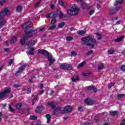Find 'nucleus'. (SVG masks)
Masks as SVG:
<instances>
[{"label": "nucleus", "instance_id": "f257e3e1", "mask_svg": "<svg viewBox=\"0 0 125 125\" xmlns=\"http://www.w3.org/2000/svg\"><path fill=\"white\" fill-rule=\"evenodd\" d=\"M31 23H32V21H29L22 25V27L25 29L24 32L25 36L28 38H32V37L35 36V35H37L38 33L36 30H34L33 27L29 26L31 25Z\"/></svg>", "mask_w": 125, "mask_h": 125}, {"label": "nucleus", "instance_id": "f03ea898", "mask_svg": "<svg viewBox=\"0 0 125 125\" xmlns=\"http://www.w3.org/2000/svg\"><path fill=\"white\" fill-rule=\"evenodd\" d=\"M10 15V12L7 7H5L3 10L0 12V29H1L6 23V21L4 20L5 16Z\"/></svg>", "mask_w": 125, "mask_h": 125}, {"label": "nucleus", "instance_id": "7ed1b4c3", "mask_svg": "<svg viewBox=\"0 0 125 125\" xmlns=\"http://www.w3.org/2000/svg\"><path fill=\"white\" fill-rule=\"evenodd\" d=\"M38 53L44 55L45 56H47L49 67L55 62V59L52 58V55L47 52V51L45 50H39Z\"/></svg>", "mask_w": 125, "mask_h": 125}, {"label": "nucleus", "instance_id": "20e7f679", "mask_svg": "<svg viewBox=\"0 0 125 125\" xmlns=\"http://www.w3.org/2000/svg\"><path fill=\"white\" fill-rule=\"evenodd\" d=\"M10 92H11V89L10 88H6L3 91L0 93V99H2V100L6 99L7 98L6 96H7Z\"/></svg>", "mask_w": 125, "mask_h": 125}, {"label": "nucleus", "instance_id": "39448f33", "mask_svg": "<svg viewBox=\"0 0 125 125\" xmlns=\"http://www.w3.org/2000/svg\"><path fill=\"white\" fill-rule=\"evenodd\" d=\"M48 105H49L51 106V109H54L55 111L57 113V112H59L60 111L61 108L59 107H56L55 106V104H54V103L52 102H49L48 103Z\"/></svg>", "mask_w": 125, "mask_h": 125}, {"label": "nucleus", "instance_id": "423d86ee", "mask_svg": "<svg viewBox=\"0 0 125 125\" xmlns=\"http://www.w3.org/2000/svg\"><path fill=\"white\" fill-rule=\"evenodd\" d=\"M26 66H27V63H25L24 65L21 66L19 68V70L17 71L16 73H15L16 76L17 77L19 76L21 74V73L23 72V70H25V68H26Z\"/></svg>", "mask_w": 125, "mask_h": 125}, {"label": "nucleus", "instance_id": "0eeeda50", "mask_svg": "<svg viewBox=\"0 0 125 125\" xmlns=\"http://www.w3.org/2000/svg\"><path fill=\"white\" fill-rule=\"evenodd\" d=\"M72 112V107L70 105H67L63 110L61 111L62 114H67Z\"/></svg>", "mask_w": 125, "mask_h": 125}, {"label": "nucleus", "instance_id": "6e6552de", "mask_svg": "<svg viewBox=\"0 0 125 125\" xmlns=\"http://www.w3.org/2000/svg\"><path fill=\"white\" fill-rule=\"evenodd\" d=\"M84 103L86 104V105H88V106H90L95 104V102L89 98H86L84 100Z\"/></svg>", "mask_w": 125, "mask_h": 125}, {"label": "nucleus", "instance_id": "1a4fd4ad", "mask_svg": "<svg viewBox=\"0 0 125 125\" xmlns=\"http://www.w3.org/2000/svg\"><path fill=\"white\" fill-rule=\"evenodd\" d=\"M81 6L82 8V9H88L89 10L92 7V6H89L87 5V3L83 2L81 4Z\"/></svg>", "mask_w": 125, "mask_h": 125}, {"label": "nucleus", "instance_id": "9d476101", "mask_svg": "<svg viewBox=\"0 0 125 125\" xmlns=\"http://www.w3.org/2000/svg\"><path fill=\"white\" fill-rule=\"evenodd\" d=\"M44 109L43 106H38L35 110V113L37 114H41L42 113V111Z\"/></svg>", "mask_w": 125, "mask_h": 125}, {"label": "nucleus", "instance_id": "9b49d317", "mask_svg": "<svg viewBox=\"0 0 125 125\" xmlns=\"http://www.w3.org/2000/svg\"><path fill=\"white\" fill-rule=\"evenodd\" d=\"M90 40H91V36L85 37L81 39V41L83 42H84V43L88 42Z\"/></svg>", "mask_w": 125, "mask_h": 125}, {"label": "nucleus", "instance_id": "f8f14e48", "mask_svg": "<svg viewBox=\"0 0 125 125\" xmlns=\"http://www.w3.org/2000/svg\"><path fill=\"white\" fill-rule=\"evenodd\" d=\"M67 13H68V14L70 16L78 15V11H74L72 10H68L67 11Z\"/></svg>", "mask_w": 125, "mask_h": 125}, {"label": "nucleus", "instance_id": "ddd939ff", "mask_svg": "<svg viewBox=\"0 0 125 125\" xmlns=\"http://www.w3.org/2000/svg\"><path fill=\"white\" fill-rule=\"evenodd\" d=\"M87 90L88 91L90 90H93L94 92L96 93L97 92V89L95 86H89L87 87Z\"/></svg>", "mask_w": 125, "mask_h": 125}, {"label": "nucleus", "instance_id": "4468645a", "mask_svg": "<svg viewBox=\"0 0 125 125\" xmlns=\"http://www.w3.org/2000/svg\"><path fill=\"white\" fill-rule=\"evenodd\" d=\"M28 46L31 47L35 45L37 43V41L36 40H31L29 41L28 43H26Z\"/></svg>", "mask_w": 125, "mask_h": 125}, {"label": "nucleus", "instance_id": "2eb2a0df", "mask_svg": "<svg viewBox=\"0 0 125 125\" xmlns=\"http://www.w3.org/2000/svg\"><path fill=\"white\" fill-rule=\"evenodd\" d=\"M124 3V0H116L114 6H119V4Z\"/></svg>", "mask_w": 125, "mask_h": 125}, {"label": "nucleus", "instance_id": "dca6fc26", "mask_svg": "<svg viewBox=\"0 0 125 125\" xmlns=\"http://www.w3.org/2000/svg\"><path fill=\"white\" fill-rule=\"evenodd\" d=\"M124 39H125V36H122L114 40V42H122Z\"/></svg>", "mask_w": 125, "mask_h": 125}, {"label": "nucleus", "instance_id": "f3484780", "mask_svg": "<svg viewBox=\"0 0 125 125\" xmlns=\"http://www.w3.org/2000/svg\"><path fill=\"white\" fill-rule=\"evenodd\" d=\"M110 115L112 116V117H115V116H118L119 115V111H110Z\"/></svg>", "mask_w": 125, "mask_h": 125}, {"label": "nucleus", "instance_id": "a211bd4d", "mask_svg": "<svg viewBox=\"0 0 125 125\" xmlns=\"http://www.w3.org/2000/svg\"><path fill=\"white\" fill-rule=\"evenodd\" d=\"M17 42V37L16 36H13L12 38V40H11L10 43L11 44L15 43V42Z\"/></svg>", "mask_w": 125, "mask_h": 125}, {"label": "nucleus", "instance_id": "6ab92c4d", "mask_svg": "<svg viewBox=\"0 0 125 125\" xmlns=\"http://www.w3.org/2000/svg\"><path fill=\"white\" fill-rule=\"evenodd\" d=\"M71 8H72L74 11H77V13H79V9L77 7V6L75 4L71 5Z\"/></svg>", "mask_w": 125, "mask_h": 125}, {"label": "nucleus", "instance_id": "aec40b11", "mask_svg": "<svg viewBox=\"0 0 125 125\" xmlns=\"http://www.w3.org/2000/svg\"><path fill=\"white\" fill-rule=\"evenodd\" d=\"M79 76H73V77H72L71 80H72V82L75 83L76 82H78V81H79Z\"/></svg>", "mask_w": 125, "mask_h": 125}, {"label": "nucleus", "instance_id": "412c9836", "mask_svg": "<svg viewBox=\"0 0 125 125\" xmlns=\"http://www.w3.org/2000/svg\"><path fill=\"white\" fill-rule=\"evenodd\" d=\"M46 118L47 119V124H49V123H50V119L51 118V116L49 114H46Z\"/></svg>", "mask_w": 125, "mask_h": 125}, {"label": "nucleus", "instance_id": "4be33fe9", "mask_svg": "<svg viewBox=\"0 0 125 125\" xmlns=\"http://www.w3.org/2000/svg\"><path fill=\"white\" fill-rule=\"evenodd\" d=\"M46 18H54V17L53 16V13H50V14H47L45 16Z\"/></svg>", "mask_w": 125, "mask_h": 125}, {"label": "nucleus", "instance_id": "5701e85b", "mask_svg": "<svg viewBox=\"0 0 125 125\" xmlns=\"http://www.w3.org/2000/svg\"><path fill=\"white\" fill-rule=\"evenodd\" d=\"M104 67V64L103 63H100L98 65V70H102Z\"/></svg>", "mask_w": 125, "mask_h": 125}, {"label": "nucleus", "instance_id": "b1692460", "mask_svg": "<svg viewBox=\"0 0 125 125\" xmlns=\"http://www.w3.org/2000/svg\"><path fill=\"white\" fill-rule=\"evenodd\" d=\"M66 65L67 64L66 63H62L60 66V69H62V70H66Z\"/></svg>", "mask_w": 125, "mask_h": 125}, {"label": "nucleus", "instance_id": "393cba45", "mask_svg": "<svg viewBox=\"0 0 125 125\" xmlns=\"http://www.w3.org/2000/svg\"><path fill=\"white\" fill-rule=\"evenodd\" d=\"M21 44V45H24L26 43V39L25 38H22L20 41Z\"/></svg>", "mask_w": 125, "mask_h": 125}, {"label": "nucleus", "instance_id": "a878e982", "mask_svg": "<svg viewBox=\"0 0 125 125\" xmlns=\"http://www.w3.org/2000/svg\"><path fill=\"white\" fill-rule=\"evenodd\" d=\"M73 69V66L70 64H66L65 70H67L68 71H70V70H72Z\"/></svg>", "mask_w": 125, "mask_h": 125}, {"label": "nucleus", "instance_id": "bb28decb", "mask_svg": "<svg viewBox=\"0 0 125 125\" xmlns=\"http://www.w3.org/2000/svg\"><path fill=\"white\" fill-rule=\"evenodd\" d=\"M123 97H125V94H119L117 95V98H118V99H122Z\"/></svg>", "mask_w": 125, "mask_h": 125}, {"label": "nucleus", "instance_id": "cd10ccee", "mask_svg": "<svg viewBox=\"0 0 125 125\" xmlns=\"http://www.w3.org/2000/svg\"><path fill=\"white\" fill-rule=\"evenodd\" d=\"M109 12L110 14H116V9H110L109 10Z\"/></svg>", "mask_w": 125, "mask_h": 125}, {"label": "nucleus", "instance_id": "c85d7f7f", "mask_svg": "<svg viewBox=\"0 0 125 125\" xmlns=\"http://www.w3.org/2000/svg\"><path fill=\"white\" fill-rule=\"evenodd\" d=\"M21 10H22V6L21 5L18 6L16 9L17 12H21Z\"/></svg>", "mask_w": 125, "mask_h": 125}, {"label": "nucleus", "instance_id": "c756f323", "mask_svg": "<svg viewBox=\"0 0 125 125\" xmlns=\"http://www.w3.org/2000/svg\"><path fill=\"white\" fill-rule=\"evenodd\" d=\"M84 65H85V62H83L78 65V69H80V68H81V67L84 66Z\"/></svg>", "mask_w": 125, "mask_h": 125}, {"label": "nucleus", "instance_id": "7c9ffc66", "mask_svg": "<svg viewBox=\"0 0 125 125\" xmlns=\"http://www.w3.org/2000/svg\"><path fill=\"white\" fill-rule=\"evenodd\" d=\"M65 25V22L62 21L60 24L58 25L59 28H62V27H64V25Z\"/></svg>", "mask_w": 125, "mask_h": 125}, {"label": "nucleus", "instance_id": "2f4dec72", "mask_svg": "<svg viewBox=\"0 0 125 125\" xmlns=\"http://www.w3.org/2000/svg\"><path fill=\"white\" fill-rule=\"evenodd\" d=\"M96 36H99V37L97 38L98 41H100V40H102V36H102V34L97 33Z\"/></svg>", "mask_w": 125, "mask_h": 125}, {"label": "nucleus", "instance_id": "473e14b6", "mask_svg": "<svg viewBox=\"0 0 125 125\" xmlns=\"http://www.w3.org/2000/svg\"><path fill=\"white\" fill-rule=\"evenodd\" d=\"M30 119L32 121H35V120H37V119H38V117L35 116H31Z\"/></svg>", "mask_w": 125, "mask_h": 125}, {"label": "nucleus", "instance_id": "72a5a7b5", "mask_svg": "<svg viewBox=\"0 0 125 125\" xmlns=\"http://www.w3.org/2000/svg\"><path fill=\"white\" fill-rule=\"evenodd\" d=\"M92 53H93V50H90L86 53V56H89V55H91Z\"/></svg>", "mask_w": 125, "mask_h": 125}, {"label": "nucleus", "instance_id": "f704fd0d", "mask_svg": "<svg viewBox=\"0 0 125 125\" xmlns=\"http://www.w3.org/2000/svg\"><path fill=\"white\" fill-rule=\"evenodd\" d=\"M73 37H67L66 39L67 42H70V41H73Z\"/></svg>", "mask_w": 125, "mask_h": 125}, {"label": "nucleus", "instance_id": "c9c22d12", "mask_svg": "<svg viewBox=\"0 0 125 125\" xmlns=\"http://www.w3.org/2000/svg\"><path fill=\"white\" fill-rule=\"evenodd\" d=\"M91 75V73H84L83 74V75L84 77H88L89 76H90Z\"/></svg>", "mask_w": 125, "mask_h": 125}, {"label": "nucleus", "instance_id": "e433bc0d", "mask_svg": "<svg viewBox=\"0 0 125 125\" xmlns=\"http://www.w3.org/2000/svg\"><path fill=\"white\" fill-rule=\"evenodd\" d=\"M55 28H56V25H53L50 26L49 27V30H54Z\"/></svg>", "mask_w": 125, "mask_h": 125}, {"label": "nucleus", "instance_id": "4c0bfd02", "mask_svg": "<svg viewBox=\"0 0 125 125\" xmlns=\"http://www.w3.org/2000/svg\"><path fill=\"white\" fill-rule=\"evenodd\" d=\"M108 54H113L115 52V50H109L107 51Z\"/></svg>", "mask_w": 125, "mask_h": 125}, {"label": "nucleus", "instance_id": "58836bf2", "mask_svg": "<svg viewBox=\"0 0 125 125\" xmlns=\"http://www.w3.org/2000/svg\"><path fill=\"white\" fill-rule=\"evenodd\" d=\"M86 45H87L88 46H89L90 47H91V48H94V44L92 43H87Z\"/></svg>", "mask_w": 125, "mask_h": 125}, {"label": "nucleus", "instance_id": "ea45409f", "mask_svg": "<svg viewBox=\"0 0 125 125\" xmlns=\"http://www.w3.org/2000/svg\"><path fill=\"white\" fill-rule=\"evenodd\" d=\"M26 53L27 54H28V55H34V54H35L34 52H31L30 51H27Z\"/></svg>", "mask_w": 125, "mask_h": 125}, {"label": "nucleus", "instance_id": "a19ab883", "mask_svg": "<svg viewBox=\"0 0 125 125\" xmlns=\"http://www.w3.org/2000/svg\"><path fill=\"white\" fill-rule=\"evenodd\" d=\"M116 6L115 9H115L116 12L120 10V9H121V8H122V6Z\"/></svg>", "mask_w": 125, "mask_h": 125}, {"label": "nucleus", "instance_id": "79ce46f5", "mask_svg": "<svg viewBox=\"0 0 125 125\" xmlns=\"http://www.w3.org/2000/svg\"><path fill=\"white\" fill-rule=\"evenodd\" d=\"M22 107V103H19L17 104V109H20Z\"/></svg>", "mask_w": 125, "mask_h": 125}, {"label": "nucleus", "instance_id": "37998d69", "mask_svg": "<svg viewBox=\"0 0 125 125\" xmlns=\"http://www.w3.org/2000/svg\"><path fill=\"white\" fill-rule=\"evenodd\" d=\"M55 23H56V19H54L51 20L50 24H51L52 25H54Z\"/></svg>", "mask_w": 125, "mask_h": 125}, {"label": "nucleus", "instance_id": "c03bdc74", "mask_svg": "<svg viewBox=\"0 0 125 125\" xmlns=\"http://www.w3.org/2000/svg\"><path fill=\"white\" fill-rule=\"evenodd\" d=\"M85 34V32L83 30H81L78 32V35H84Z\"/></svg>", "mask_w": 125, "mask_h": 125}, {"label": "nucleus", "instance_id": "a18cd8bd", "mask_svg": "<svg viewBox=\"0 0 125 125\" xmlns=\"http://www.w3.org/2000/svg\"><path fill=\"white\" fill-rule=\"evenodd\" d=\"M63 16H64V14H63V13H62V12L61 11H60V19H62Z\"/></svg>", "mask_w": 125, "mask_h": 125}, {"label": "nucleus", "instance_id": "49530a36", "mask_svg": "<svg viewBox=\"0 0 125 125\" xmlns=\"http://www.w3.org/2000/svg\"><path fill=\"white\" fill-rule=\"evenodd\" d=\"M9 109L10 111V112H12L13 113L15 111L14 109L12 108V107L11 106V105L9 106Z\"/></svg>", "mask_w": 125, "mask_h": 125}, {"label": "nucleus", "instance_id": "de8ad7c7", "mask_svg": "<svg viewBox=\"0 0 125 125\" xmlns=\"http://www.w3.org/2000/svg\"><path fill=\"white\" fill-rule=\"evenodd\" d=\"M3 50H4V51H5V52H7L8 53H9V52H10V48H4Z\"/></svg>", "mask_w": 125, "mask_h": 125}, {"label": "nucleus", "instance_id": "09e8293b", "mask_svg": "<svg viewBox=\"0 0 125 125\" xmlns=\"http://www.w3.org/2000/svg\"><path fill=\"white\" fill-rule=\"evenodd\" d=\"M90 41L92 42H93L94 43H97V42H96V40H95V39L94 38H92V37H91Z\"/></svg>", "mask_w": 125, "mask_h": 125}, {"label": "nucleus", "instance_id": "8fccbe9b", "mask_svg": "<svg viewBox=\"0 0 125 125\" xmlns=\"http://www.w3.org/2000/svg\"><path fill=\"white\" fill-rule=\"evenodd\" d=\"M59 3L60 4V5H62V6H64V2L63 1H62V0H59Z\"/></svg>", "mask_w": 125, "mask_h": 125}, {"label": "nucleus", "instance_id": "3c124183", "mask_svg": "<svg viewBox=\"0 0 125 125\" xmlns=\"http://www.w3.org/2000/svg\"><path fill=\"white\" fill-rule=\"evenodd\" d=\"M53 16H54V18H55V17H57V16H58V13H57V12H55L54 13H53Z\"/></svg>", "mask_w": 125, "mask_h": 125}, {"label": "nucleus", "instance_id": "603ef678", "mask_svg": "<svg viewBox=\"0 0 125 125\" xmlns=\"http://www.w3.org/2000/svg\"><path fill=\"white\" fill-rule=\"evenodd\" d=\"M109 119L108 117H105L104 118V122L105 123H109Z\"/></svg>", "mask_w": 125, "mask_h": 125}, {"label": "nucleus", "instance_id": "864d4df0", "mask_svg": "<svg viewBox=\"0 0 125 125\" xmlns=\"http://www.w3.org/2000/svg\"><path fill=\"white\" fill-rule=\"evenodd\" d=\"M13 86L14 87H15L16 88H17V87H21V85L19 84H14L13 85Z\"/></svg>", "mask_w": 125, "mask_h": 125}, {"label": "nucleus", "instance_id": "5fc2aeb1", "mask_svg": "<svg viewBox=\"0 0 125 125\" xmlns=\"http://www.w3.org/2000/svg\"><path fill=\"white\" fill-rule=\"evenodd\" d=\"M121 71H123V72L125 71V65H123L121 67Z\"/></svg>", "mask_w": 125, "mask_h": 125}, {"label": "nucleus", "instance_id": "6e6d98bb", "mask_svg": "<svg viewBox=\"0 0 125 125\" xmlns=\"http://www.w3.org/2000/svg\"><path fill=\"white\" fill-rule=\"evenodd\" d=\"M40 3H41V1H39L34 5V7H38L39 5H40Z\"/></svg>", "mask_w": 125, "mask_h": 125}, {"label": "nucleus", "instance_id": "4d7b16f0", "mask_svg": "<svg viewBox=\"0 0 125 125\" xmlns=\"http://www.w3.org/2000/svg\"><path fill=\"white\" fill-rule=\"evenodd\" d=\"M120 125H125V119H123L121 121Z\"/></svg>", "mask_w": 125, "mask_h": 125}, {"label": "nucleus", "instance_id": "13d9d810", "mask_svg": "<svg viewBox=\"0 0 125 125\" xmlns=\"http://www.w3.org/2000/svg\"><path fill=\"white\" fill-rule=\"evenodd\" d=\"M4 68V64H1L0 65V71H2V70Z\"/></svg>", "mask_w": 125, "mask_h": 125}, {"label": "nucleus", "instance_id": "bf43d9fd", "mask_svg": "<svg viewBox=\"0 0 125 125\" xmlns=\"http://www.w3.org/2000/svg\"><path fill=\"white\" fill-rule=\"evenodd\" d=\"M5 2V0H2L0 1V5H3V3Z\"/></svg>", "mask_w": 125, "mask_h": 125}, {"label": "nucleus", "instance_id": "052dcab7", "mask_svg": "<svg viewBox=\"0 0 125 125\" xmlns=\"http://www.w3.org/2000/svg\"><path fill=\"white\" fill-rule=\"evenodd\" d=\"M71 55L72 56H76V55H77V53L75 51L71 52Z\"/></svg>", "mask_w": 125, "mask_h": 125}, {"label": "nucleus", "instance_id": "680f3d73", "mask_svg": "<svg viewBox=\"0 0 125 125\" xmlns=\"http://www.w3.org/2000/svg\"><path fill=\"white\" fill-rule=\"evenodd\" d=\"M99 116L98 115L96 116L95 117V123H97V121H98Z\"/></svg>", "mask_w": 125, "mask_h": 125}, {"label": "nucleus", "instance_id": "e2e57ef3", "mask_svg": "<svg viewBox=\"0 0 125 125\" xmlns=\"http://www.w3.org/2000/svg\"><path fill=\"white\" fill-rule=\"evenodd\" d=\"M93 13H94V10H91V11L89 12V15H92V14H93Z\"/></svg>", "mask_w": 125, "mask_h": 125}, {"label": "nucleus", "instance_id": "0e129e2a", "mask_svg": "<svg viewBox=\"0 0 125 125\" xmlns=\"http://www.w3.org/2000/svg\"><path fill=\"white\" fill-rule=\"evenodd\" d=\"M13 63V59H11L10 62H8V65H11Z\"/></svg>", "mask_w": 125, "mask_h": 125}, {"label": "nucleus", "instance_id": "69168bd1", "mask_svg": "<svg viewBox=\"0 0 125 125\" xmlns=\"http://www.w3.org/2000/svg\"><path fill=\"white\" fill-rule=\"evenodd\" d=\"M27 91H28L27 93L29 94L31 91V87H29L28 88H27Z\"/></svg>", "mask_w": 125, "mask_h": 125}, {"label": "nucleus", "instance_id": "338daca9", "mask_svg": "<svg viewBox=\"0 0 125 125\" xmlns=\"http://www.w3.org/2000/svg\"><path fill=\"white\" fill-rule=\"evenodd\" d=\"M82 125H91V124L90 123H85L82 124Z\"/></svg>", "mask_w": 125, "mask_h": 125}, {"label": "nucleus", "instance_id": "774afa93", "mask_svg": "<svg viewBox=\"0 0 125 125\" xmlns=\"http://www.w3.org/2000/svg\"><path fill=\"white\" fill-rule=\"evenodd\" d=\"M78 111H83V106H79L78 108Z\"/></svg>", "mask_w": 125, "mask_h": 125}]
</instances>
